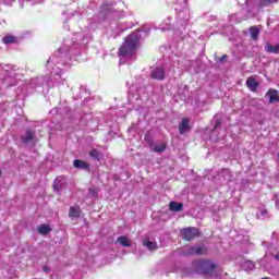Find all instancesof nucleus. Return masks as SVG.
Returning a JSON list of instances; mask_svg holds the SVG:
<instances>
[{
    "label": "nucleus",
    "instance_id": "obj_31",
    "mask_svg": "<svg viewBox=\"0 0 279 279\" xmlns=\"http://www.w3.org/2000/svg\"><path fill=\"white\" fill-rule=\"evenodd\" d=\"M274 258H276V260L279 262V253L276 256H274Z\"/></svg>",
    "mask_w": 279,
    "mask_h": 279
},
{
    "label": "nucleus",
    "instance_id": "obj_28",
    "mask_svg": "<svg viewBox=\"0 0 279 279\" xmlns=\"http://www.w3.org/2000/svg\"><path fill=\"white\" fill-rule=\"evenodd\" d=\"M41 270H44V272H50V267L49 266H44L41 268Z\"/></svg>",
    "mask_w": 279,
    "mask_h": 279
},
{
    "label": "nucleus",
    "instance_id": "obj_18",
    "mask_svg": "<svg viewBox=\"0 0 279 279\" xmlns=\"http://www.w3.org/2000/svg\"><path fill=\"white\" fill-rule=\"evenodd\" d=\"M250 34H251V38H253V40H257L258 36L260 34V31L258 28H256V26H253L250 29Z\"/></svg>",
    "mask_w": 279,
    "mask_h": 279
},
{
    "label": "nucleus",
    "instance_id": "obj_32",
    "mask_svg": "<svg viewBox=\"0 0 279 279\" xmlns=\"http://www.w3.org/2000/svg\"><path fill=\"white\" fill-rule=\"evenodd\" d=\"M276 207L279 208V199L276 201Z\"/></svg>",
    "mask_w": 279,
    "mask_h": 279
},
{
    "label": "nucleus",
    "instance_id": "obj_15",
    "mask_svg": "<svg viewBox=\"0 0 279 279\" xmlns=\"http://www.w3.org/2000/svg\"><path fill=\"white\" fill-rule=\"evenodd\" d=\"M69 217L77 219V217H80V207H70Z\"/></svg>",
    "mask_w": 279,
    "mask_h": 279
},
{
    "label": "nucleus",
    "instance_id": "obj_11",
    "mask_svg": "<svg viewBox=\"0 0 279 279\" xmlns=\"http://www.w3.org/2000/svg\"><path fill=\"white\" fill-rule=\"evenodd\" d=\"M246 86H247V88H250V90H252L254 93L258 88V82L254 77H248L246 80Z\"/></svg>",
    "mask_w": 279,
    "mask_h": 279
},
{
    "label": "nucleus",
    "instance_id": "obj_21",
    "mask_svg": "<svg viewBox=\"0 0 279 279\" xmlns=\"http://www.w3.org/2000/svg\"><path fill=\"white\" fill-rule=\"evenodd\" d=\"M89 156L92 158H95V160H100L101 158V154L99 153V150L97 149H93L90 153H89Z\"/></svg>",
    "mask_w": 279,
    "mask_h": 279
},
{
    "label": "nucleus",
    "instance_id": "obj_10",
    "mask_svg": "<svg viewBox=\"0 0 279 279\" xmlns=\"http://www.w3.org/2000/svg\"><path fill=\"white\" fill-rule=\"evenodd\" d=\"M266 97H268L270 104H277L279 101V94L276 89L268 90Z\"/></svg>",
    "mask_w": 279,
    "mask_h": 279
},
{
    "label": "nucleus",
    "instance_id": "obj_19",
    "mask_svg": "<svg viewBox=\"0 0 279 279\" xmlns=\"http://www.w3.org/2000/svg\"><path fill=\"white\" fill-rule=\"evenodd\" d=\"M34 138V131H26V135L22 137L23 143H29Z\"/></svg>",
    "mask_w": 279,
    "mask_h": 279
},
{
    "label": "nucleus",
    "instance_id": "obj_20",
    "mask_svg": "<svg viewBox=\"0 0 279 279\" xmlns=\"http://www.w3.org/2000/svg\"><path fill=\"white\" fill-rule=\"evenodd\" d=\"M15 40H16V38L12 35H8L2 38V43H4V45H10L12 43H15Z\"/></svg>",
    "mask_w": 279,
    "mask_h": 279
},
{
    "label": "nucleus",
    "instance_id": "obj_3",
    "mask_svg": "<svg viewBox=\"0 0 279 279\" xmlns=\"http://www.w3.org/2000/svg\"><path fill=\"white\" fill-rule=\"evenodd\" d=\"M68 51H69V49H65L64 47L59 49L47 61V63H46L47 69H52V71H54V73L57 75L61 76L60 73H62V68H60V66H64V63H66Z\"/></svg>",
    "mask_w": 279,
    "mask_h": 279
},
{
    "label": "nucleus",
    "instance_id": "obj_14",
    "mask_svg": "<svg viewBox=\"0 0 279 279\" xmlns=\"http://www.w3.org/2000/svg\"><path fill=\"white\" fill-rule=\"evenodd\" d=\"M73 167H75V169H88V163H86L85 161H82L80 159H75L73 161Z\"/></svg>",
    "mask_w": 279,
    "mask_h": 279
},
{
    "label": "nucleus",
    "instance_id": "obj_4",
    "mask_svg": "<svg viewBox=\"0 0 279 279\" xmlns=\"http://www.w3.org/2000/svg\"><path fill=\"white\" fill-rule=\"evenodd\" d=\"M179 3H183V7L175 8L178 12V24L181 25V29H186L191 13L189 12V8H186V0H179Z\"/></svg>",
    "mask_w": 279,
    "mask_h": 279
},
{
    "label": "nucleus",
    "instance_id": "obj_26",
    "mask_svg": "<svg viewBox=\"0 0 279 279\" xmlns=\"http://www.w3.org/2000/svg\"><path fill=\"white\" fill-rule=\"evenodd\" d=\"M165 24H166L167 26H162V27H161V31H162V32H165V31H167V29L170 28L169 20H167V21L165 22Z\"/></svg>",
    "mask_w": 279,
    "mask_h": 279
},
{
    "label": "nucleus",
    "instance_id": "obj_17",
    "mask_svg": "<svg viewBox=\"0 0 279 279\" xmlns=\"http://www.w3.org/2000/svg\"><path fill=\"white\" fill-rule=\"evenodd\" d=\"M165 149H167V144L161 143V144H156L153 148V151H155L156 154H161V151H165Z\"/></svg>",
    "mask_w": 279,
    "mask_h": 279
},
{
    "label": "nucleus",
    "instance_id": "obj_24",
    "mask_svg": "<svg viewBox=\"0 0 279 279\" xmlns=\"http://www.w3.org/2000/svg\"><path fill=\"white\" fill-rule=\"evenodd\" d=\"M278 0H264L262 1L260 5H271V3H276Z\"/></svg>",
    "mask_w": 279,
    "mask_h": 279
},
{
    "label": "nucleus",
    "instance_id": "obj_1",
    "mask_svg": "<svg viewBox=\"0 0 279 279\" xmlns=\"http://www.w3.org/2000/svg\"><path fill=\"white\" fill-rule=\"evenodd\" d=\"M141 33L148 36L149 28L138 29L126 37L124 44L119 48V56L121 58H132V56H134V52L138 49L141 37L143 36Z\"/></svg>",
    "mask_w": 279,
    "mask_h": 279
},
{
    "label": "nucleus",
    "instance_id": "obj_30",
    "mask_svg": "<svg viewBox=\"0 0 279 279\" xmlns=\"http://www.w3.org/2000/svg\"><path fill=\"white\" fill-rule=\"evenodd\" d=\"M223 60H228V56L225 54V56L220 59L221 62H223Z\"/></svg>",
    "mask_w": 279,
    "mask_h": 279
},
{
    "label": "nucleus",
    "instance_id": "obj_25",
    "mask_svg": "<svg viewBox=\"0 0 279 279\" xmlns=\"http://www.w3.org/2000/svg\"><path fill=\"white\" fill-rule=\"evenodd\" d=\"M146 248H147V251H149V252H154V251H157V250H158V246H157V245H147Z\"/></svg>",
    "mask_w": 279,
    "mask_h": 279
},
{
    "label": "nucleus",
    "instance_id": "obj_35",
    "mask_svg": "<svg viewBox=\"0 0 279 279\" xmlns=\"http://www.w3.org/2000/svg\"><path fill=\"white\" fill-rule=\"evenodd\" d=\"M36 279V278H35Z\"/></svg>",
    "mask_w": 279,
    "mask_h": 279
},
{
    "label": "nucleus",
    "instance_id": "obj_27",
    "mask_svg": "<svg viewBox=\"0 0 279 279\" xmlns=\"http://www.w3.org/2000/svg\"><path fill=\"white\" fill-rule=\"evenodd\" d=\"M143 245H154V242L149 241V239L146 238V239L143 241Z\"/></svg>",
    "mask_w": 279,
    "mask_h": 279
},
{
    "label": "nucleus",
    "instance_id": "obj_7",
    "mask_svg": "<svg viewBox=\"0 0 279 279\" xmlns=\"http://www.w3.org/2000/svg\"><path fill=\"white\" fill-rule=\"evenodd\" d=\"M63 189H66V179L64 177H57L53 183V190L56 193H60Z\"/></svg>",
    "mask_w": 279,
    "mask_h": 279
},
{
    "label": "nucleus",
    "instance_id": "obj_34",
    "mask_svg": "<svg viewBox=\"0 0 279 279\" xmlns=\"http://www.w3.org/2000/svg\"><path fill=\"white\" fill-rule=\"evenodd\" d=\"M0 175H1V171H0Z\"/></svg>",
    "mask_w": 279,
    "mask_h": 279
},
{
    "label": "nucleus",
    "instance_id": "obj_33",
    "mask_svg": "<svg viewBox=\"0 0 279 279\" xmlns=\"http://www.w3.org/2000/svg\"><path fill=\"white\" fill-rule=\"evenodd\" d=\"M262 279H269V277H264V278H262Z\"/></svg>",
    "mask_w": 279,
    "mask_h": 279
},
{
    "label": "nucleus",
    "instance_id": "obj_2",
    "mask_svg": "<svg viewBox=\"0 0 279 279\" xmlns=\"http://www.w3.org/2000/svg\"><path fill=\"white\" fill-rule=\"evenodd\" d=\"M192 266H194L196 274L204 276L205 279H216L223 271L222 268L216 265L211 259H198L192 262Z\"/></svg>",
    "mask_w": 279,
    "mask_h": 279
},
{
    "label": "nucleus",
    "instance_id": "obj_5",
    "mask_svg": "<svg viewBox=\"0 0 279 279\" xmlns=\"http://www.w3.org/2000/svg\"><path fill=\"white\" fill-rule=\"evenodd\" d=\"M180 235L185 241H193V239H197V236H199V229L195 227H187L180 231Z\"/></svg>",
    "mask_w": 279,
    "mask_h": 279
},
{
    "label": "nucleus",
    "instance_id": "obj_22",
    "mask_svg": "<svg viewBox=\"0 0 279 279\" xmlns=\"http://www.w3.org/2000/svg\"><path fill=\"white\" fill-rule=\"evenodd\" d=\"M222 175L227 182H230V180H232V174L228 169L222 170Z\"/></svg>",
    "mask_w": 279,
    "mask_h": 279
},
{
    "label": "nucleus",
    "instance_id": "obj_13",
    "mask_svg": "<svg viewBox=\"0 0 279 279\" xmlns=\"http://www.w3.org/2000/svg\"><path fill=\"white\" fill-rule=\"evenodd\" d=\"M182 208H184V205L182 203L170 202V210H172V213H180Z\"/></svg>",
    "mask_w": 279,
    "mask_h": 279
},
{
    "label": "nucleus",
    "instance_id": "obj_9",
    "mask_svg": "<svg viewBox=\"0 0 279 279\" xmlns=\"http://www.w3.org/2000/svg\"><path fill=\"white\" fill-rule=\"evenodd\" d=\"M153 80H165V69L157 66L151 71Z\"/></svg>",
    "mask_w": 279,
    "mask_h": 279
},
{
    "label": "nucleus",
    "instance_id": "obj_29",
    "mask_svg": "<svg viewBox=\"0 0 279 279\" xmlns=\"http://www.w3.org/2000/svg\"><path fill=\"white\" fill-rule=\"evenodd\" d=\"M247 265L250 267V270H252L253 268H255V264H253V262H247Z\"/></svg>",
    "mask_w": 279,
    "mask_h": 279
},
{
    "label": "nucleus",
    "instance_id": "obj_23",
    "mask_svg": "<svg viewBox=\"0 0 279 279\" xmlns=\"http://www.w3.org/2000/svg\"><path fill=\"white\" fill-rule=\"evenodd\" d=\"M118 244L119 245H130V240L126 236H119Z\"/></svg>",
    "mask_w": 279,
    "mask_h": 279
},
{
    "label": "nucleus",
    "instance_id": "obj_12",
    "mask_svg": "<svg viewBox=\"0 0 279 279\" xmlns=\"http://www.w3.org/2000/svg\"><path fill=\"white\" fill-rule=\"evenodd\" d=\"M51 226L49 225H41L37 228V232H39V234H43V235H46V234H49V232H51Z\"/></svg>",
    "mask_w": 279,
    "mask_h": 279
},
{
    "label": "nucleus",
    "instance_id": "obj_8",
    "mask_svg": "<svg viewBox=\"0 0 279 279\" xmlns=\"http://www.w3.org/2000/svg\"><path fill=\"white\" fill-rule=\"evenodd\" d=\"M191 130V120L189 118H183L181 123L179 124V132L180 134H184Z\"/></svg>",
    "mask_w": 279,
    "mask_h": 279
},
{
    "label": "nucleus",
    "instance_id": "obj_16",
    "mask_svg": "<svg viewBox=\"0 0 279 279\" xmlns=\"http://www.w3.org/2000/svg\"><path fill=\"white\" fill-rule=\"evenodd\" d=\"M256 217L257 219H262L263 221L265 219H269V211H267V209H260L259 211H257Z\"/></svg>",
    "mask_w": 279,
    "mask_h": 279
},
{
    "label": "nucleus",
    "instance_id": "obj_6",
    "mask_svg": "<svg viewBox=\"0 0 279 279\" xmlns=\"http://www.w3.org/2000/svg\"><path fill=\"white\" fill-rule=\"evenodd\" d=\"M208 252L207 247L204 245H196V246H191V250L187 251L186 253H183L182 255L184 256H190V255H206Z\"/></svg>",
    "mask_w": 279,
    "mask_h": 279
}]
</instances>
